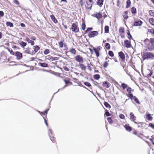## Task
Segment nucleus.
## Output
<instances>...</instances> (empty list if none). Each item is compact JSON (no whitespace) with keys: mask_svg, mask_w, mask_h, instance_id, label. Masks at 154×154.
Returning <instances> with one entry per match:
<instances>
[{"mask_svg":"<svg viewBox=\"0 0 154 154\" xmlns=\"http://www.w3.org/2000/svg\"><path fill=\"white\" fill-rule=\"evenodd\" d=\"M144 42L149 51L154 50V38H151L150 40L146 38L144 40Z\"/></svg>","mask_w":154,"mask_h":154,"instance_id":"1","label":"nucleus"},{"mask_svg":"<svg viewBox=\"0 0 154 154\" xmlns=\"http://www.w3.org/2000/svg\"><path fill=\"white\" fill-rule=\"evenodd\" d=\"M154 57V55L152 53L146 52L143 53L142 58L143 60L146 59H153Z\"/></svg>","mask_w":154,"mask_h":154,"instance_id":"2","label":"nucleus"},{"mask_svg":"<svg viewBox=\"0 0 154 154\" xmlns=\"http://www.w3.org/2000/svg\"><path fill=\"white\" fill-rule=\"evenodd\" d=\"M48 131V134L50 137V139L53 143H54L56 141V140L55 138L53 136V134L52 132V130L50 129H49Z\"/></svg>","mask_w":154,"mask_h":154,"instance_id":"3","label":"nucleus"},{"mask_svg":"<svg viewBox=\"0 0 154 154\" xmlns=\"http://www.w3.org/2000/svg\"><path fill=\"white\" fill-rule=\"evenodd\" d=\"M71 29L73 32H77L79 31V29L77 25L75 23H73L72 25Z\"/></svg>","mask_w":154,"mask_h":154,"instance_id":"4","label":"nucleus"},{"mask_svg":"<svg viewBox=\"0 0 154 154\" xmlns=\"http://www.w3.org/2000/svg\"><path fill=\"white\" fill-rule=\"evenodd\" d=\"M101 47L100 46H98L97 48L94 47L93 49L94 50L95 54H96L97 57H98L99 56V51L101 50Z\"/></svg>","mask_w":154,"mask_h":154,"instance_id":"5","label":"nucleus"},{"mask_svg":"<svg viewBox=\"0 0 154 154\" xmlns=\"http://www.w3.org/2000/svg\"><path fill=\"white\" fill-rule=\"evenodd\" d=\"M98 34V33L96 31H92L89 33L88 35L89 38H92L94 37Z\"/></svg>","mask_w":154,"mask_h":154,"instance_id":"6","label":"nucleus"},{"mask_svg":"<svg viewBox=\"0 0 154 154\" xmlns=\"http://www.w3.org/2000/svg\"><path fill=\"white\" fill-rule=\"evenodd\" d=\"M75 60L79 63H83L84 62L83 58L79 55H77L75 57Z\"/></svg>","mask_w":154,"mask_h":154,"instance_id":"7","label":"nucleus"},{"mask_svg":"<svg viewBox=\"0 0 154 154\" xmlns=\"http://www.w3.org/2000/svg\"><path fill=\"white\" fill-rule=\"evenodd\" d=\"M86 3L87 6L86 8L88 9H91L92 6V0H86Z\"/></svg>","mask_w":154,"mask_h":154,"instance_id":"8","label":"nucleus"},{"mask_svg":"<svg viewBox=\"0 0 154 154\" xmlns=\"http://www.w3.org/2000/svg\"><path fill=\"white\" fill-rule=\"evenodd\" d=\"M49 109H46L45 110L44 112H41L39 111V113L43 117V116L44 117H47V115L48 113V112L49 110Z\"/></svg>","mask_w":154,"mask_h":154,"instance_id":"9","label":"nucleus"},{"mask_svg":"<svg viewBox=\"0 0 154 154\" xmlns=\"http://www.w3.org/2000/svg\"><path fill=\"white\" fill-rule=\"evenodd\" d=\"M125 45V47L127 48L131 47V44L130 42L127 40H126L124 41Z\"/></svg>","mask_w":154,"mask_h":154,"instance_id":"10","label":"nucleus"},{"mask_svg":"<svg viewBox=\"0 0 154 154\" xmlns=\"http://www.w3.org/2000/svg\"><path fill=\"white\" fill-rule=\"evenodd\" d=\"M34 51H33L32 53L31 52V49H30L29 50V52H30V53L31 54H35L36 52H37L38 50V46H36L34 47Z\"/></svg>","mask_w":154,"mask_h":154,"instance_id":"11","label":"nucleus"},{"mask_svg":"<svg viewBox=\"0 0 154 154\" xmlns=\"http://www.w3.org/2000/svg\"><path fill=\"white\" fill-rule=\"evenodd\" d=\"M15 55L18 60L20 59L22 57V54L19 51L16 52L15 53Z\"/></svg>","mask_w":154,"mask_h":154,"instance_id":"12","label":"nucleus"},{"mask_svg":"<svg viewBox=\"0 0 154 154\" xmlns=\"http://www.w3.org/2000/svg\"><path fill=\"white\" fill-rule=\"evenodd\" d=\"M142 24V22L140 20H137L135 21L134 26H141Z\"/></svg>","mask_w":154,"mask_h":154,"instance_id":"13","label":"nucleus"},{"mask_svg":"<svg viewBox=\"0 0 154 154\" xmlns=\"http://www.w3.org/2000/svg\"><path fill=\"white\" fill-rule=\"evenodd\" d=\"M130 117L131 120L132 121H134L136 119V117L132 112H131L130 114Z\"/></svg>","mask_w":154,"mask_h":154,"instance_id":"14","label":"nucleus"},{"mask_svg":"<svg viewBox=\"0 0 154 154\" xmlns=\"http://www.w3.org/2000/svg\"><path fill=\"white\" fill-rule=\"evenodd\" d=\"M119 55L120 58L123 60H125V55L121 51L119 53Z\"/></svg>","mask_w":154,"mask_h":154,"instance_id":"15","label":"nucleus"},{"mask_svg":"<svg viewBox=\"0 0 154 154\" xmlns=\"http://www.w3.org/2000/svg\"><path fill=\"white\" fill-rule=\"evenodd\" d=\"M25 40L28 43H30L32 45H33L34 44V41L31 40L29 38L27 37H26Z\"/></svg>","mask_w":154,"mask_h":154,"instance_id":"16","label":"nucleus"},{"mask_svg":"<svg viewBox=\"0 0 154 154\" xmlns=\"http://www.w3.org/2000/svg\"><path fill=\"white\" fill-rule=\"evenodd\" d=\"M78 66L81 68L82 70H85L86 67L84 64L82 63H79Z\"/></svg>","mask_w":154,"mask_h":154,"instance_id":"17","label":"nucleus"},{"mask_svg":"<svg viewBox=\"0 0 154 154\" xmlns=\"http://www.w3.org/2000/svg\"><path fill=\"white\" fill-rule=\"evenodd\" d=\"M103 0H98L97 3L98 5L101 7L103 4Z\"/></svg>","mask_w":154,"mask_h":154,"instance_id":"18","label":"nucleus"},{"mask_svg":"<svg viewBox=\"0 0 154 154\" xmlns=\"http://www.w3.org/2000/svg\"><path fill=\"white\" fill-rule=\"evenodd\" d=\"M51 18L52 20L55 23H57L58 21L54 15L51 16Z\"/></svg>","mask_w":154,"mask_h":154,"instance_id":"19","label":"nucleus"},{"mask_svg":"<svg viewBox=\"0 0 154 154\" xmlns=\"http://www.w3.org/2000/svg\"><path fill=\"white\" fill-rule=\"evenodd\" d=\"M109 82L107 81H106L103 82V85L104 87H105L106 88H109Z\"/></svg>","mask_w":154,"mask_h":154,"instance_id":"20","label":"nucleus"},{"mask_svg":"<svg viewBox=\"0 0 154 154\" xmlns=\"http://www.w3.org/2000/svg\"><path fill=\"white\" fill-rule=\"evenodd\" d=\"M128 11H126L123 15V16L124 18L126 20H127L128 17Z\"/></svg>","mask_w":154,"mask_h":154,"instance_id":"21","label":"nucleus"},{"mask_svg":"<svg viewBox=\"0 0 154 154\" xmlns=\"http://www.w3.org/2000/svg\"><path fill=\"white\" fill-rule=\"evenodd\" d=\"M124 127L126 130L128 131H130L132 130V128L131 127L128 125H125Z\"/></svg>","mask_w":154,"mask_h":154,"instance_id":"22","label":"nucleus"},{"mask_svg":"<svg viewBox=\"0 0 154 154\" xmlns=\"http://www.w3.org/2000/svg\"><path fill=\"white\" fill-rule=\"evenodd\" d=\"M131 11L132 14H135L137 13L136 9L134 7H132L131 9Z\"/></svg>","mask_w":154,"mask_h":154,"instance_id":"23","label":"nucleus"},{"mask_svg":"<svg viewBox=\"0 0 154 154\" xmlns=\"http://www.w3.org/2000/svg\"><path fill=\"white\" fill-rule=\"evenodd\" d=\"M95 17L97 19H100L102 17V14L100 13H99L95 14Z\"/></svg>","mask_w":154,"mask_h":154,"instance_id":"24","label":"nucleus"},{"mask_svg":"<svg viewBox=\"0 0 154 154\" xmlns=\"http://www.w3.org/2000/svg\"><path fill=\"white\" fill-rule=\"evenodd\" d=\"M147 119L149 120H152V117L151 116L150 114H147L146 115Z\"/></svg>","mask_w":154,"mask_h":154,"instance_id":"25","label":"nucleus"},{"mask_svg":"<svg viewBox=\"0 0 154 154\" xmlns=\"http://www.w3.org/2000/svg\"><path fill=\"white\" fill-rule=\"evenodd\" d=\"M39 65L43 67H46L48 66V65L45 63H39Z\"/></svg>","mask_w":154,"mask_h":154,"instance_id":"26","label":"nucleus"},{"mask_svg":"<svg viewBox=\"0 0 154 154\" xmlns=\"http://www.w3.org/2000/svg\"><path fill=\"white\" fill-rule=\"evenodd\" d=\"M6 25L7 26H9L10 27H13L14 26L13 23L10 22H6Z\"/></svg>","mask_w":154,"mask_h":154,"instance_id":"27","label":"nucleus"},{"mask_svg":"<svg viewBox=\"0 0 154 154\" xmlns=\"http://www.w3.org/2000/svg\"><path fill=\"white\" fill-rule=\"evenodd\" d=\"M127 5L126 7L127 8H128L130 6L131 2L130 0H128L126 2Z\"/></svg>","mask_w":154,"mask_h":154,"instance_id":"28","label":"nucleus"},{"mask_svg":"<svg viewBox=\"0 0 154 154\" xmlns=\"http://www.w3.org/2000/svg\"><path fill=\"white\" fill-rule=\"evenodd\" d=\"M46 60H49L50 61H52L53 57L51 56L50 55H48L46 57Z\"/></svg>","mask_w":154,"mask_h":154,"instance_id":"29","label":"nucleus"},{"mask_svg":"<svg viewBox=\"0 0 154 154\" xmlns=\"http://www.w3.org/2000/svg\"><path fill=\"white\" fill-rule=\"evenodd\" d=\"M149 21L151 24L154 26V18H150L149 19Z\"/></svg>","mask_w":154,"mask_h":154,"instance_id":"30","label":"nucleus"},{"mask_svg":"<svg viewBox=\"0 0 154 154\" xmlns=\"http://www.w3.org/2000/svg\"><path fill=\"white\" fill-rule=\"evenodd\" d=\"M105 33H108L109 32V28L108 26H105Z\"/></svg>","mask_w":154,"mask_h":154,"instance_id":"31","label":"nucleus"},{"mask_svg":"<svg viewBox=\"0 0 154 154\" xmlns=\"http://www.w3.org/2000/svg\"><path fill=\"white\" fill-rule=\"evenodd\" d=\"M20 44L21 45V46L23 47H25L27 45L26 43L24 42L23 41L20 42Z\"/></svg>","mask_w":154,"mask_h":154,"instance_id":"32","label":"nucleus"},{"mask_svg":"<svg viewBox=\"0 0 154 154\" xmlns=\"http://www.w3.org/2000/svg\"><path fill=\"white\" fill-rule=\"evenodd\" d=\"M100 77V76L99 74H95L94 75V78L95 79L98 80Z\"/></svg>","mask_w":154,"mask_h":154,"instance_id":"33","label":"nucleus"},{"mask_svg":"<svg viewBox=\"0 0 154 154\" xmlns=\"http://www.w3.org/2000/svg\"><path fill=\"white\" fill-rule=\"evenodd\" d=\"M104 105L107 108H110L111 106L110 104L107 102H104Z\"/></svg>","mask_w":154,"mask_h":154,"instance_id":"34","label":"nucleus"},{"mask_svg":"<svg viewBox=\"0 0 154 154\" xmlns=\"http://www.w3.org/2000/svg\"><path fill=\"white\" fill-rule=\"evenodd\" d=\"M70 51L72 54H76V51L74 48H72L70 50Z\"/></svg>","mask_w":154,"mask_h":154,"instance_id":"35","label":"nucleus"},{"mask_svg":"<svg viewBox=\"0 0 154 154\" xmlns=\"http://www.w3.org/2000/svg\"><path fill=\"white\" fill-rule=\"evenodd\" d=\"M133 99H134V101L137 104H140L138 99L135 96H134V98Z\"/></svg>","mask_w":154,"mask_h":154,"instance_id":"36","label":"nucleus"},{"mask_svg":"<svg viewBox=\"0 0 154 154\" xmlns=\"http://www.w3.org/2000/svg\"><path fill=\"white\" fill-rule=\"evenodd\" d=\"M121 86L122 87L123 89L125 90L127 87L128 85L125 83H122L121 85Z\"/></svg>","mask_w":154,"mask_h":154,"instance_id":"37","label":"nucleus"},{"mask_svg":"<svg viewBox=\"0 0 154 154\" xmlns=\"http://www.w3.org/2000/svg\"><path fill=\"white\" fill-rule=\"evenodd\" d=\"M128 96L132 100L133 99L134 97L131 93H129Z\"/></svg>","mask_w":154,"mask_h":154,"instance_id":"38","label":"nucleus"},{"mask_svg":"<svg viewBox=\"0 0 154 154\" xmlns=\"http://www.w3.org/2000/svg\"><path fill=\"white\" fill-rule=\"evenodd\" d=\"M127 35H128V38L130 40L132 39V36L131 35L130 32L129 30H128V32H127Z\"/></svg>","mask_w":154,"mask_h":154,"instance_id":"39","label":"nucleus"},{"mask_svg":"<svg viewBox=\"0 0 154 154\" xmlns=\"http://www.w3.org/2000/svg\"><path fill=\"white\" fill-rule=\"evenodd\" d=\"M108 54L109 56L111 57H113L114 56V54L113 52L111 51H109L108 52Z\"/></svg>","mask_w":154,"mask_h":154,"instance_id":"40","label":"nucleus"},{"mask_svg":"<svg viewBox=\"0 0 154 154\" xmlns=\"http://www.w3.org/2000/svg\"><path fill=\"white\" fill-rule=\"evenodd\" d=\"M107 119L108 120V122H109V123H110V124H112L113 122V121L112 119L110 117H108L107 118Z\"/></svg>","mask_w":154,"mask_h":154,"instance_id":"41","label":"nucleus"},{"mask_svg":"<svg viewBox=\"0 0 154 154\" xmlns=\"http://www.w3.org/2000/svg\"><path fill=\"white\" fill-rule=\"evenodd\" d=\"M105 46L108 49H109L110 48V44L108 43H106L105 44Z\"/></svg>","mask_w":154,"mask_h":154,"instance_id":"42","label":"nucleus"},{"mask_svg":"<svg viewBox=\"0 0 154 154\" xmlns=\"http://www.w3.org/2000/svg\"><path fill=\"white\" fill-rule=\"evenodd\" d=\"M84 84L85 85L88 87H90L91 86V84L89 82H85L84 83Z\"/></svg>","mask_w":154,"mask_h":154,"instance_id":"43","label":"nucleus"},{"mask_svg":"<svg viewBox=\"0 0 154 154\" xmlns=\"http://www.w3.org/2000/svg\"><path fill=\"white\" fill-rule=\"evenodd\" d=\"M105 115L106 116H109L110 115V114L109 113L107 109L105 110Z\"/></svg>","mask_w":154,"mask_h":154,"instance_id":"44","label":"nucleus"},{"mask_svg":"<svg viewBox=\"0 0 154 154\" xmlns=\"http://www.w3.org/2000/svg\"><path fill=\"white\" fill-rule=\"evenodd\" d=\"M7 49L11 54L12 55H14V52L12 49H10V48H8Z\"/></svg>","mask_w":154,"mask_h":154,"instance_id":"45","label":"nucleus"},{"mask_svg":"<svg viewBox=\"0 0 154 154\" xmlns=\"http://www.w3.org/2000/svg\"><path fill=\"white\" fill-rule=\"evenodd\" d=\"M149 14L151 16H153L154 15V11L152 10H149Z\"/></svg>","mask_w":154,"mask_h":154,"instance_id":"46","label":"nucleus"},{"mask_svg":"<svg viewBox=\"0 0 154 154\" xmlns=\"http://www.w3.org/2000/svg\"><path fill=\"white\" fill-rule=\"evenodd\" d=\"M92 29H93V28H92V27H89V28H88L85 31V33H87L88 32H89V31H91Z\"/></svg>","mask_w":154,"mask_h":154,"instance_id":"47","label":"nucleus"},{"mask_svg":"<svg viewBox=\"0 0 154 154\" xmlns=\"http://www.w3.org/2000/svg\"><path fill=\"white\" fill-rule=\"evenodd\" d=\"M50 52V51L49 49H45L44 51V54L45 55H47L49 54Z\"/></svg>","mask_w":154,"mask_h":154,"instance_id":"48","label":"nucleus"},{"mask_svg":"<svg viewBox=\"0 0 154 154\" xmlns=\"http://www.w3.org/2000/svg\"><path fill=\"white\" fill-rule=\"evenodd\" d=\"M86 25L85 23H83L82 25V29L83 30H84L85 29Z\"/></svg>","mask_w":154,"mask_h":154,"instance_id":"49","label":"nucleus"},{"mask_svg":"<svg viewBox=\"0 0 154 154\" xmlns=\"http://www.w3.org/2000/svg\"><path fill=\"white\" fill-rule=\"evenodd\" d=\"M58 44L60 48H63V43L62 42L60 41L59 42Z\"/></svg>","mask_w":154,"mask_h":154,"instance_id":"50","label":"nucleus"},{"mask_svg":"<svg viewBox=\"0 0 154 154\" xmlns=\"http://www.w3.org/2000/svg\"><path fill=\"white\" fill-rule=\"evenodd\" d=\"M64 81L66 85H67L70 82L69 80L64 79Z\"/></svg>","mask_w":154,"mask_h":154,"instance_id":"51","label":"nucleus"},{"mask_svg":"<svg viewBox=\"0 0 154 154\" xmlns=\"http://www.w3.org/2000/svg\"><path fill=\"white\" fill-rule=\"evenodd\" d=\"M119 32L122 33H123L124 32V29L123 28H120L119 29Z\"/></svg>","mask_w":154,"mask_h":154,"instance_id":"52","label":"nucleus"},{"mask_svg":"<svg viewBox=\"0 0 154 154\" xmlns=\"http://www.w3.org/2000/svg\"><path fill=\"white\" fill-rule=\"evenodd\" d=\"M119 117L120 118L122 119H124L125 117L122 114H121L119 115Z\"/></svg>","mask_w":154,"mask_h":154,"instance_id":"53","label":"nucleus"},{"mask_svg":"<svg viewBox=\"0 0 154 154\" xmlns=\"http://www.w3.org/2000/svg\"><path fill=\"white\" fill-rule=\"evenodd\" d=\"M108 65V63L107 62H105L104 63V65H103V67L104 68H106L107 67V66Z\"/></svg>","mask_w":154,"mask_h":154,"instance_id":"54","label":"nucleus"},{"mask_svg":"<svg viewBox=\"0 0 154 154\" xmlns=\"http://www.w3.org/2000/svg\"><path fill=\"white\" fill-rule=\"evenodd\" d=\"M149 126L151 127L152 128L154 129V124L152 123H149Z\"/></svg>","mask_w":154,"mask_h":154,"instance_id":"55","label":"nucleus"},{"mask_svg":"<svg viewBox=\"0 0 154 154\" xmlns=\"http://www.w3.org/2000/svg\"><path fill=\"white\" fill-rule=\"evenodd\" d=\"M13 2L14 3H15V4L17 5H19V3L18 0H14V1H13Z\"/></svg>","mask_w":154,"mask_h":154,"instance_id":"56","label":"nucleus"},{"mask_svg":"<svg viewBox=\"0 0 154 154\" xmlns=\"http://www.w3.org/2000/svg\"><path fill=\"white\" fill-rule=\"evenodd\" d=\"M63 69L65 70L66 71H69V69L66 66L63 67Z\"/></svg>","mask_w":154,"mask_h":154,"instance_id":"57","label":"nucleus"},{"mask_svg":"<svg viewBox=\"0 0 154 154\" xmlns=\"http://www.w3.org/2000/svg\"><path fill=\"white\" fill-rule=\"evenodd\" d=\"M4 15V13L2 11H0V17H3Z\"/></svg>","mask_w":154,"mask_h":154,"instance_id":"58","label":"nucleus"},{"mask_svg":"<svg viewBox=\"0 0 154 154\" xmlns=\"http://www.w3.org/2000/svg\"><path fill=\"white\" fill-rule=\"evenodd\" d=\"M127 91L129 93H131V88L130 87H128L127 89Z\"/></svg>","mask_w":154,"mask_h":154,"instance_id":"59","label":"nucleus"},{"mask_svg":"<svg viewBox=\"0 0 154 154\" xmlns=\"http://www.w3.org/2000/svg\"><path fill=\"white\" fill-rule=\"evenodd\" d=\"M152 72L151 71L147 75L148 77H150L152 75Z\"/></svg>","mask_w":154,"mask_h":154,"instance_id":"60","label":"nucleus"},{"mask_svg":"<svg viewBox=\"0 0 154 154\" xmlns=\"http://www.w3.org/2000/svg\"><path fill=\"white\" fill-rule=\"evenodd\" d=\"M59 59V57H53V59H52V61H54V60H58Z\"/></svg>","mask_w":154,"mask_h":154,"instance_id":"61","label":"nucleus"},{"mask_svg":"<svg viewBox=\"0 0 154 154\" xmlns=\"http://www.w3.org/2000/svg\"><path fill=\"white\" fill-rule=\"evenodd\" d=\"M153 29H148V32L152 34Z\"/></svg>","mask_w":154,"mask_h":154,"instance_id":"62","label":"nucleus"},{"mask_svg":"<svg viewBox=\"0 0 154 154\" xmlns=\"http://www.w3.org/2000/svg\"><path fill=\"white\" fill-rule=\"evenodd\" d=\"M91 65H92L91 63L90 64H88V69H91Z\"/></svg>","mask_w":154,"mask_h":154,"instance_id":"63","label":"nucleus"},{"mask_svg":"<svg viewBox=\"0 0 154 154\" xmlns=\"http://www.w3.org/2000/svg\"><path fill=\"white\" fill-rule=\"evenodd\" d=\"M20 25H21V26L22 27H25V25L23 23H21L20 24Z\"/></svg>","mask_w":154,"mask_h":154,"instance_id":"64","label":"nucleus"}]
</instances>
